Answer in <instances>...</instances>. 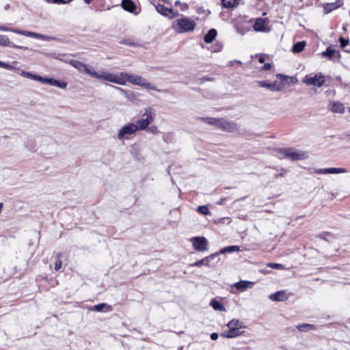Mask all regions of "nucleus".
Here are the masks:
<instances>
[{
	"label": "nucleus",
	"mask_w": 350,
	"mask_h": 350,
	"mask_svg": "<svg viewBox=\"0 0 350 350\" xmlns=\"http://www.w3.org/2000/svg\"><path fill=\"white\" fill-rule=\"evenodd\" d=\"M196 23L194 20L180 15V17L172 22V28L177 33L193 32L196 29Z\"/></svg>",
	"instance_id": "nucleus-2"
},
{
	"label": "nucleus",
	"mask_w": 350,
	"mask_h": 350,
	"mask_svg": "<svg viewBox=\"0 0 350 350\" xmlns=\"http://www.w3.org/2000/svg\"><path fill=\"white\" fill-rule=\"evenodd\" d=\"M0 67L3 68L8 69V70H12L14 68V67L12 65H10L8 63L3 62L2 61H0Z\"/></svg>",
	"instance_id": "nucleus-43"
},
{
	"label": "nucleus",
	"mask_w": 350,
	"mask_h": 350,
	"mask_svg": "<svg viewBox=\"0 0 350 350\" xmlns=\"http://www.w3.org/2000/svg\"><path fill=\"white\" fill-rule=\"evenodd\" d=\"M193 248L200 252L208 250V241L204 237H195L191 239Z\"/></svg>",
	"instance_id": "nucleus-10"
},
{
	"label": "nucleus",
	"mask_w": 350,
	"mask_h": 350,
	"mask_svg": "<svg viewBox=\"0 0 350 350\" xmlns=\"http://www.w3.org/2000/svg\"><path fill=\"white\" fill-rule=\"evenodd\" d=\"M86 3H90L93 0H83Z\"/></svg>",
	"instance_id": "nucleus-55"
},
{
	"label": "nucleus",
	"mask_w": 350,
	"mask_h": 350,
	"mask_svg": "<svg viewBox=\"0 0 350 350\" xmlns=\"http://www.w3.org/2000/svg\"><path fill=\"white\" fill-rule=\"evenodd\" d=\"M39 76H40V75H35V74L31 73V76L30 79H32V80H35V81H38Z\"/></svg>",
	"instance_id": "nucleus-48"
},
{
	"label": "nucleus",
	"mask_w": 350,
	"mask_h": 350,
	"mask_svg": "<svg viewBox=\"0 0 350 350\" xmlns=\"http://www.w3.org/2000/svg\"><path fill=\"white\" fill-rule=\"evenodd\" d=\"M279 177H281L280 176H279V174L278 173H275L273 174V178H278Z\"/></svg>",
	"instance_id": "nucleus-54"
},
{
	"label": "nucleus",
	"mask_w": 350,
	"mask_h": 350,
	"mask_svg": "<svg viewBox=\"0 0 350 350\" xmlns=\"http://www.w3.org/2000/svg\"><path fill=\"white\" fill-rule=\"evenodd\" d=\"M62 254H59L57 256V259L55 260V269L56 271H58L61 267H62V260L60 259V257H61Z\"/></svg>",
	"instance_id": "nucleus-38"
},
{
	"label": "nucleus",
	"mask_w": 350,
	"mask_h": 350,
	"mask_svg": "<svg viewBox=\"0 0 350 350\" xmlns=\"http://www.w3.org/2000/svg\"><path fill=\"white\" fill-rule=\"evenodd\" d=\"M198 119L210 125H213L224 132H233L237 129L236 122L224 118L201 117Z\"/></svg>",
	"instance_id": "nucleus-3"
},
{
	"label": "nucleus",
	"mask_w": 350,
	"mask_h": 350,
	"mask_svg": "<svg viewBox=\"0 0 350 350\" xmlns=\"http://www.w3.org/2000/svg\"><path fill=\"white\" fill-rule=\"evenodd\" d=\"M211 339L213 340H215L218 338L219 336L217 334V333L216 332H213L211 334Z\"/></svg>",
	"instance_id": "nucleus-47"
},
{
	"label": "nucleus",
	"mask_w": 350,
	"mask_h": 350,
	"mask_svg": "<svg viewBox=\"0 0 350 350\" xmlns=\"http://www.w3.org/2000/svg\"><path fill=\"white\" fill-rule=\"evenodd\" d=\"M221 5L224 8L232 9L238 5L237 0H221Z\"/></svg>",
	"instance_id": "nucleus-26"
},
{
	"label": "nucleus",
	"mask_w": 350,
	"mask_h": 350,
	"mask_svg": "<svg viewBox=\"0 0 350 350\" xmlns=\"http://www.w3.org/2000/svg\"><path fill=\"white\" fill-rule=\"evenodd\" d=\"M156 116L155 110L150 107H146L142 115V118L137 120L135 125L137 131L146 130L149 124L154 120Z\"/></svg>",
	"instance_id": "nucleus-5"
},
{
	"label": "nucleus",
	"mask_w": 350,
	"mask_h": 350,
	"mask_svg": "<svg viewBox=\"0 0 350 350\" xmlns=\"http://www.w3.org/2000/svg\"><path fill=\"white\" fill-rule=\"evenodd\" d=\"M339 42H340V47L344 49L345 47H346L347 46V44L349 43V40L345 39L343 37H340L339 39Z\"/></svg>",
	"instance_id": "nucleus-40"
},
{
	"label": "nucleus",
	"mask_w": 350,
	"mask_h": 350,
	"mask_svg": "<svg viewBox=\"0 0 350 350\" xmlns=\"http://www.w3.org/2000/svg\"><path fill=\"white\" fill-rule=\"evenodd\" d=\"M307 85L321 87L325 82L323 75L321 72L317 73L314 76H306L304 79Z\"/></svg>",
	"instance_id": "nucleus-9"
},
{
	"label": "nucleus",
	"mask_w": 350,
	"mask_h": 350,
	"mask_svg": "<svg viewBox=\"0 0 350 350\" xmlns=\"http://www.w3.org/2000/svg\"><path fill=\"white\" fill-rule=\"evenodd\" d=\"M121 6L124 10L131 13H133L137 8L135 3L131 0H122Z\"/></svg>",
	"instance_id": "nucleus-20"
},
{
	"label": "nucleus",
	"mask_w": 350,
	"mask_h": 350,
	"mask_svg": "<svg viewBox=\"0 0 350 350\" xmlns=\"http://www.w3.org/2000/svg\"><path fill=\"white\" fill-rule=\"evenodd\" d=\"M21 75L25 78L30 79L31 76V72L23 71Z\"/></svg>",
	"instance_id": "nucleus-46"
},
{
	"label": "nucleus",
	"mask_w": 350,
	"mask_h": 350,
	"mask_svg": "<svg viewBox=\"0 0 350 350\" xmlns=\"http://www.w3.org/2000/svg\"><path fill=\"white\" fill-rule=\"evenodd\" d=\"M105 308H111V306H108L107 304L103 303V304H99L95 305L94 306V310L97 312H101V311H103V310Z\"/></svg>",
	"instance_id": "nucleus-36"
},
{
	"label": "nucleus",
	"mask_w": 350,
	"mask_h": 350,
	"mask_svg": "<svg viewBox=\"0 0 350 350\" xmlns=\"http://www.w3.org/2000/svg\"><path fill=\"white\" fill-rule=\"evenodd\" d=\"M268 23L269 20L267 18H257L255 19L253 28L256 31L267 32L269 31Z\"/></svg>",
	"instance_id": "nucleus-13"
},
{
	"label": "nucleus",
	"mask_w": 350,
	"mask_h": 350,
	"mask_svg": "<svg viewBox=\"0 0 350 350\" xmlns=\"http://www.w3.org/2000/svg\"><path fill=\"white\" fill-rule=\"evenodd\" d=\"M277 78L280 79H282L283 78H284L286 79H288V77L286 76H285L284 75H282V74H278L277 75Z\"/></svg>",
	"instance_id": "nucleus-50"
},
{
	"label": "nucleus",
	"mask_w": 350,
	"mask_h": 350,
	"mask_svg": "<svg viewBox=\"0 0 350 350\" xmlns=\"http://www.w3.org/2000/svg\"><path fill=\"white\" fill-rule=\"evenodd\" d=\"M197 211L198 213L204 215H207L210 213L208 208L206 206H199L197 208Z\"/></svg>",
	"instance_id": "nucleus-35"
},
{
	"label": "nucleus",
	"mask_w": 350,
	"mask_h": 350,
	"mask_svg": "<svg viewBox=\"0 0 350 350\" xmlns=\"http://www.w3.org/2000/svg\"><path fill=\"white\" fill-rule=\"evenodd\" d=\"M286 173V170L284 168H282L280 170V172L278 174H279V176H280L281 177H283L285 176Z\"/></svg>",
	"instance_id": "nucleus-49"
},
{
	"label": "nucleus",
	"mask_w": 350,
	"mask_h": 350,
	"mask_svg": "<svg viewBox=\"0 0 350 350\" xmlns=\"http://www.w3.org/2000/svg\"><path fill=\"white\" fill-rule=\"evenodd\" d=\"M72 0H46L49 3H53L57 4H61V3H68L72 1Z\"/></svg>",
	"instance_id": "nucleus-42"
},
{
	"label": "nucleus",
	"mask_w": 350,
	"mask_h": 350,
	"mask_svg": "<svg viewBox=\"0 0 350 350\" xmlns=\"http://www.w3.org/2000/svg\"><path fill=\"white\" fill-rule=\"evenodd\" d=\"M213 79L212 78H202V79H200V81H201V83H203L204 81H212Z\"/></svg>",
	"instance_id": "nucleus-51"
},
{
	"label": "nucleus",
	"mask_w": 350,
	"mask_h": 350,
	"mask_svg": "<svg viewBox=\"0 0 350 350\" xmlns=\"http://www.w3.org/2000/svg\"><path fill=\"white\" fill-rule=\"evenodd\" d=\"M146 131L151 134H157L159 132L158 128L155 125H152L150 126H148L146 129Z\"/></svg>",
	"instance_id": "nucleus-37"
},
{
	"label": "nucleus",
	"mask_w": 350,
	"mask_h": 350,
	"mask_svg": "<svg viewBox=\"0 0 350 350\" xmlns=\"http://www.w3.org/2000/svg\"><path fill=\"white\" fill-rule=\"evenodd\" d=\"M277 157L280 159H288L291 161L304 160L308 154L304 151L295 150L293 148H280L275 150Z\"/></svg>",
	"instance_id": "nucleus-4"
},
{
	"label": "nucleus",
	"mask_w": 350,
	"mask_h": 350,
	"mask_svg": "<svg viewBox=\"0 0 350 350\" xmlns=\"http://www.w3.org/2000/svg\"><path fill=\"white\" fill-rule=\"evenodd\" d=\"M343 4L342 0H336L334 3H327L323 5V8L327 13L331 12L332 11L341 7Z\"/></svg>",
	"instance_id": "nucleus-19"
},
{
	"label": "nucleus",
	"mask_w": 350,
	"mask_h": 350,
	"mask_svg": "<svg viewBox=\"0 0 350 350\" xmlns=\"http://www.w3.org/2000/svg\"><path fill=\"white\" fill-rule=\"evenodd\" d=\"M2 207H3V203H0V213L1 212Z\"/></svg>",
	"instance_id": "nucleus-56"
},
{
	"label": "nucleus",
	"mask_w": 350,
	"mask_h": 350,
	"mask_svg": "<svg viewBox=\"0 0 350 350\" xmlns=\"http://www.w3.org/2000/svg\"><path fill=\"white\" fill-rule=\"evenodd\" d=\"M258 61L260 63H264L265 62V58L263 57H260L258 59Z\"/></svg>",
	"instance_id": "nucleus-53"
},
{
	"label": "nucleus",
	"mask_w": 350,
	"mask_h": 350,
	"mask_svg": "<svg viewBox=\"0 0 350 350\" xmlns=\"http://www.w3.org/2000/svg\"><path fill=\"white\" fill-rule=\"evenodd\" d=\"M241 334L242 332L238 330V329L228 328V330H225L221 334V336L226 338H233Z\"/></svg>",
	"instance_id": "nucleus-18"
},
{
	"label": "nucleus",
	"mask_w": 350,
	"mask_h": 350,
	"mask_svg": "<svg viewBox=\"0 0 350 350\" xmlns=\"http://www.w3.org/2000/svg\"><path fill=\"white\" fill-rule=\"evenodd\" d=\"M69 63L75 68H77L79 72L85 73L89 75L93 78L104 80V76L106 75L107 72H102L99 74L94 70L90 69L85 64L82 62L72 59L69 62Z\"/></svg>",
	"instance_id": "nucleus-7"
},
{
	"label": "nucleus",
	"mask_w": 350,
	"mask_h": 350,
	"mask_svg": "<svg viewBox=\"0 0 350 350\" xmlns=\"http://www.w3.org/2000/svg\"><path fill=\"white\" fill-rule=\"evenodd\" d=\"M297 328L301 332H307L310 329H315V326L309 323H302L297 325Z\"/></svg>",
	"instance_id": "nucleus-30"
},
{
	"label": "nucleus",
	"mask_w": 350,
	"mask_h": 350,
	"mask_svg": "<svg viewBox=\"0 0 350 350\" xmlns=\"http://www.w3.org/2000/svg\"><path fill=\"white\" fill-rule=\"evenodd\" d=\"M216 258H217V260L215 261V263H217L219 260V258H218V254H217V252L212 254L200 260L196 261V262L191 264V266H192V267H200L202 265L209 266V262Z\"/></svg>",
	"instance_id": "nucleus-14"
},
{
	"label": "nucleus",
	"mask_w": 350,
	"mask_h": 350,
	"mask_svg": "<svg viewBox=\"0 0 350 350\" xmlns=\"http://www.w3.org/2000/svg\"><path fill=\"white\" fill-rule=\"evenodd\" d=\"M107 85H109V86H110V87H111V88H116V89H117V90H118L123 91V90H122V89H121V88H118V87H116V86H114V85H109V84H107Z\"/></svg>",
	"instance_id": "nucleus-52"
},
{
	"label": "nucleus",
	"mask_w": 350,
	"mask_h": 350,
	"mask_svg": "<svg viewBox=\"0 0 350 350\" xmlns=\"http://www.w3.org/2000/svg\"><path fill=\"white\" fill-rule=\"evenodd\" d=\"M137 132V127L135 123H129L122 126L118 131L117 137L120 140L129 139V136Z\"/></svg>",
	"instance_id": "nucleus-8"
},
{
	"label": "nucleus",
	"mask_w": 350,
	"mask_h": 350,
	"mask_svg": "<svg viewBox=\"0 0 350 350\" xmlns=\"http://www.w3.org/2000/svg\"><path fill=\"white\" fill-rule=\"evenodd\" d=\"M157 11L170 19H172L176 16H180L178 11L175 12L172 8H168L162 4H158L155 6Z\"/></svg>",
	"instance_id": "nucleus-11"
},
{
	"label": "nucleus",
	"mask_w": 350,
	"mask_h": 350,
	"mask_svg": "<svg viewBox=\"0 0 350 350\" xmlns=\"http://www.w3.org/2000/svg\"><path fill=\"white\" fill-rule=\"evenodd\" d=\"M342 29L345 30V31H347V28L345 27H343Z\"/></svg>",
	"instance_id": "nucleus-58"
},
{
	"label": "nucleus",
	"mask_w": 350,
	"mask_h": 350,
	"mask_svg": "<svg viewBox=\"0 0 350 350\" xmlns=\"http://www.w3.org/2000/svg\"><path fill=\"white\" fill-rule=\"evenodd\" d=\"M306 44L305 41L297 42L293 46L292 51L294 53H299L304 49Z\"/></svg>",
	"instance_id": "nucleus-27"
},
{
	"label": "nucleus",
	"mask_w": 350,
	"mask_h": 350,
	"mask_svg": "<svg viewBox=\"0 0 350 350\" xmlns=\"http://www.w3.org/2000/svg\"><path fill=\"white\" fill-rule=\"evenodd\" d=\"M51 81L50 83L51 85L55 86V87H57V88H62V89H64L67 86L66 82L59 81H57L53 78H51Z\"/></svg>",
	"instance_id": "nucleus-32"
},
{
	"label": "nucleus",
	"mask_w": 350,
	"mask_h": 350,
	"mask_svg": "<svg viewBox=\"0 0 350 350\" xmlns=\"http://www.w3.org/2000/svg\"><path fill=\"white\" fill-rule=\"evenodd\" d=\"M254 284V282H250V281H246V280H241L237 283H235L234 284V286L241 291H244L245 290H246L247 288H251Z\"/></svg>",
	"instance_id": "nucleus-21"
},
{
	"label": "nucleus",
	"mask_w": 350,
	"mask_h": 350,
	"mask_svg": "<svg viewBox=\"0 0 350 350\" xmlns=\"http://www.w3.org/2000/svg\"><path fill=\"white\" fill-rule=\"evenodd\" d=\"M120 43L128 46H135V44L129 40H122L120 42Z\"/></svg>",
	"instance_id": "nucleus-44"
},
{
	"label": "nucleus",
	"mask_w": 350,
	"mask_h": 350,
	"mask_svg": "<svg viewBox=\"0 0 350 350\" xmlns=\"http://www.w3.org/2000/svg\"><path fill=\"white\" fill-rule=\"evenodd\" d=\"M217 31L215 29H211L204 37V41L206 43H211L217 36Z\"/></svg>",
	"instance_id": "nucleus-24"
},
{
	"label": "nucleus",
	"mask_w": 350,
	"mask_h": 350,
	"mask_svg": "<svg viewBox=\"0 0 350 350\" xmlns=\"http://www.w3.org/2000/svg\"><path fill=\"white\" fill-rule=\"evenodd\" d=\"M349 136L350 137V135H349Z\"/></svg>",
	"instance_id": "nucleus-59"
},
{
	"label": "nucleus",
	"mask_w": 350,
	"mask_h": 350,
	"mask_svg": "<svg viewBox=\"0 0 350 350\" xmlns=\"http://www.w3.org/2000/svg\"><path fill=\"white\" fill-rule=\"evenodd\" d=\"M51 78L43 77L42 76H39L38 81L41 82L43 84H49L51 83Z\"/></svg>",
	"instance_id": "nucleus-41"
},
{
	"label": "nucleus",
	"mask_w": 350,
	"mask_h": 350,
	"mask_svg": "<svg viewBox=\"0 0 350 350\" xmlns=\"http://www.w3.org/2000/svg\"><path fill=\"white\" fill-rule=\"evenodd\" d=\"M227 327L228 328L238 329V330H240L241 328H245L243 322L235 319L230 321L227 324Z\"/></svg>",
	"instance_id": "nucleus-22"
},
{
	"label": "nucleus",
	"mask_w": 350,
	"mask_h": 350,
	"mask_svg": "<svg viewBox=\"0 0 350 350\" xmlns=\"http://www.w3.org/2000/svg\"><path fill=\"white\" fill-rule=\"evenodd\" d=\"M0 31H11V32L16 33L17 34H20V35L25 36L27 37L33 38L41 39L43 40H46V41L54 40L56 39L55 37H53V36L42 35V34H40L38 33L22 30V29H19L9 28V27H7L3 25H0Z\"/></svg>",
	"instance_id": "nucleus-6"
},
{
	"label": "nucleus",
	"mask_w": 350,
	"mask_h": 350,
	"mask_svg": "<svg viewBox=\"0 0 350 350\" xmlns=\"http://www.w3.org/2000/svg\"><path fill=\"white\" fill-rule=\"evenodd\" d=\"M271 68V64L270 63H266L264 64V66L262 67V70H269Z\"/></svg>",
	"instance_id": "nucleus-45"
},
{
	"label": "nucleus",
	"mask_w": 350,
	"mask_h": 350,
	"mask_svg": "<svg viewBox=\"0 0 350 350\" xmlns=\"http://www.w3.org/2000/svg\"><path fill=\"white\" fill-rule=\"evenodd\" d=\"M335 53L336 50L329 46L326 49L325 51L321 53V55L323 57H327L329 59H332Z\"/></svg>",
	"instance_id": "nucleus-29"
},
{
	"label": "nucleus",
	"mask_w": 350,
	"mask_h": 350,
	"mask_svg": "<svg viewBox=\"0 0 350 350\" xmlns=\"http://www.w3.org/2000/svg\"><path fill=\"white\" fill-rule=\"evenodd\" d=\"M211 306L215 310H219V311H225L226 310L224 305L220 301H217L215 299H213L211 301Z\"/></svg>",
	"instance_id": "nucleus-28"
},
{
	"label": "nucleus",
	"mask_w": 350,
	"mask_h": 350,
	"mask_svg": "<svg viewBox=\"0 0 350 350\" xmlns=\"http://www.w3.org/2000/svg\"><path fill=\"white\" fill-rule=\"evenodd\" d=\"M239 251H241V250L239 246L230 245V246H227V247H225L221 249L218 252H217V254H218V256H219L220 254H224L226 253H232V252H239Z\"/></svg>",
	"instance_id": "nucleus-23"
},
{
	"label": "nucleus",
	"mask_w": 350,
	"mask_h": 350,
	"mask_svg": "<svg viewBox=\"0 0 350 350\" xmlns=\"http://www.w3.org/2000/svg\"><path fill=\"white\" fill-rule=\"evenodd\" d=\"M267 267L273 269H283L284 265L279 263L269 262L267 263Z\"/></svg>",
	"instance_id": "nucleus-39"
},
{
	"label": "nucleus",
	"mask_w": 350,
	"mask_h": 350,
	"mask_svg": "<svg viewBox=\"0 0 350 350\" xmlns=\"http://www.w3.org/2000/svg\"><path fill=\"white\" fill-rule=\"evenodd\" d=\"M346 52L350 53V49H345Z\"/></svg>",
	"instance_id": "nucleus-57"
},
{
	"label": "nucleus",
	"mask_w": 350,
	"mask_h": 350,
	"mask_svg": "<svg viewBox=\"0 0 350 350\" xmlns=\"http://www.w3.org/2000/svg\"><path fill=\"white\" fill-rule=\"evenodd\" d=\"M0 46H11L14 49H21L27 50L28 48L23 46H18L11 42L9 38L5 35H0Z\"/></svg>",
	"instance_id": "nucleus-16"
},
{
	"label": "nucleus",
	"mask_w": 350,
	"mask_h": 350,
	"mask_svg": "<svg viewBox=\"0 0 350 350\" xmlns=\"http://www.w3.org/2000/svg\"><path fill=\"white\" fill-rule=\"evenodd\" d=\"M141 86L143 88H145L146 89H148V90H155V91H157L159 92H162V90L157 89V88L155 85H154L153 84H152L150 83L146 82L145 79H144V81H143Z\"/></svg>",
	"instance_id": "nucleus-33"
},
{
	"label": "nucleus",
	"mask_w": 350,
	"mask_h": 350,
	"mask_svg": "<svg viewBox=\"0 0 350 350\" xmlns=\"http://www.w3.org/2000/svg\"><path fill=\"white\" fill-rule=\"evenodd\" d=\"M318 237L319 238H321L326 241H329V242L332 241L335 239L334 234H332V233L328 232H322L320 234H319Z\"/></svg>",
	"instance_id": "nucleus-31"
},
{
	"label": "nucleus",
	"mask_w": 350,
	"mask_h": 350,
	"mask_svg": "<svg viewBox=\"0 0 350 350\" xmlns=\"http://www.w3.org/2000/svg\"><path fill=\"white\" fill-rule=\"evenodd\" d=\"M269 299L273 301H284L288 298L285 291H279L269 295Z\"/></svg>",
	"instance_id": "nucleus-17"
},
{
	"label": "nucleus",
	"mask_w": 350,
	"mask_h": 350,
	"mask_svg": "<svg viewBox=\"0 0 350 350\" xmlns=\"http://www.w3.org/2000/svg\"><path fill=\"white\" fill-rule=\"evenodd\" d=\"M256 83L259 87L265 88L273 92L281 91L284 88L282 84L276 81L268 82L266 81H257Z\"/></svg>",
	"instance_id": "nucleus-12"
},
{
	"label": "nucleus",
	"mask_w": 350,
	"mask_h": 350,
	"mask_svg": "<svg viewBox=\"0 0 350 350\" xmlns=\"http://www.w3.org/2000/svg\"><path fill=\"white\" fill-rule=\"evenodd\" d=\"M314 172L318 174H340L347 172V170L342 167H329L324 169H316L314 170Z\"/></svg>",
	"instance_id": "nucleus-15"
},
{
	"label": "nucleus",
	"mask_w": 350,
	"mask_h": 350,
	"mask_svg": "<svg viewBox=\"0 0 350 350\" xmlns=\"http://www.w3.org/2000/svg\"><path fill=\"white\" fill-rule=\"evenodd\" d=\"M330 109L334 113H343L345 107L340 103H332L330 104Z\"/></svg>",
	"instance_id": "nucleus-25"
},
{
	"label": "nucleus",
	"mask_w": 350,
	"mask_h": 350,
	"mask_svg": "<svg viewBox=\"0 0 350 350\" xmlns=\"http://www.w3.org/2000/svg\"><path fill=\"white\" fill-rule=\"evenodd\" d=\"M104 80L119 85H125L126 81H128L141 86L144 79L139 75H129L126 72H122L119 75L107 72L106 75L104 76Z\"/></svg>",
	"instance_id": "nucleus-1"
},
{
	"label": "nucleus",
	"mask_w": 350,
	"mask_h": 350,
	"mask_svg": "<svg viewBox=\"0 0 350 350\" xmlns=\"http://www.w3.org/2000/svg\"><path fill=\"white\" fill-rule=\"evenodd\" d=\"M174 5L176 6H180V10L182 12H185L189 9V5L187 3H181L178 0L174 2Z\"/></svg>",
	"instance_id": "nucleus-34"
}]
</instances>
